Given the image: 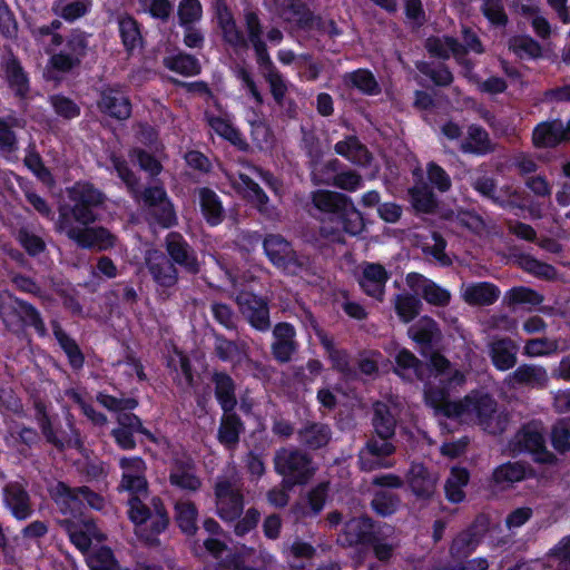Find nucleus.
I'll return each mask as SVG.
<instances>
[{"instance_id": "28", "label": "nucleus", "mask_w": 570, "mask_h": 570, "mask_svg": "<svg viewBox=\"0 0 570 570\" xmlns=\"http://www.w3.org/2000/svg\"><path fill=\"white\" fill-rule=\"evenodd\" d=\"M168 480L173 487L185 491L196 492L202 487V481L195 473V463L190 458L174 459Z\"/></svg>"}, {"instance_id": "23", "label": "nucleus", "mask_w": 570, "mask_h": 570, "mask_svg": "<svg viewBox=\"0 0 570 570\" xmlns=\"http://www.w3.org/2000/svg\"><path fill=\"white\" fill-rule=\"evenodd\" d=\"M537 476L535 470L524 461H508L493 469L490 485L500 490H507L514 483H519Z\"/></svg>"}, {"instance_id": "32", "label": "nucleus", "mask_w": 570, "mask_h": 570, "mask_svg": "<svg viewBox=\"0 0 570 570\" xmlns=\"http://www.w3.org/2000/svg\"><path fill=\"white\" fill-rule=\"evenodd\" d=\"M330 492V482L322 481L313 487L306 494V503H296L292 512L296 518H315L324 509Z\"/></svg>"}, {"instance_id": "18", "label": "nucleus", "mask_w": 570, "mask_h": 570, "mask_svg": "<svg viewBox=\"0 0 570 570\" xmlns=\"http://www.w3.org/2000/svg\"><path fill=\"white\" fill-rule=\"evenodd\" d=\"M0 68L2 77L14 98L26 102L31 91L30 77L19 58L10 51L7 56L2 57Z\"/></svg>"}, {"instance_id": "49", "label": "nucleus", "mask_w": 570, "mask_h": 570, "mask_svg": "<svg viewBox=\"0 0 570 570\" xmlns=\"http://www.w3.org/2000/svg\"><path fill=\"white\" fill-rule=\"evenodd\" d=\"M278 9L289 12L294 18L296 29L309 32L314 12L303 0H274Z\"/></svg>"}, {"instance_id": "27", "label": "nucleus", "mask_w": 570, "mask_h": 570, "mask_svg": "<svg viewBox=\"0 0 570 570\" xmlns=\"http://www.w3.org/2000/svg\"><path fill=\"white\" fill-rule=\"evenodd\" d=\"M332 429L327 423L306 421L296 431V439L301 446L309 451L326 448L332 440Z\"/></svg>"}, {"instance_id": "20", "label": "nucleus", "mask_w": 570, "mask_h": 570, "mask_svg": "<svg viewBox=\"0 0 570 570\" xmlns=\"http://www.w3.org/2000/svg\"><path fill=\"white\" fill-rule=\"evenodd\" d=\"M296 336V328L292 323L278 322L274 325L272 330L271 353L277 363H289L298 352L299 343Z\"/></svg>"}, {"instance_id": "31", "label": "nucleus", "mask_w": 570, "mask_h": 570, "mask_svg": "<svg viewBox=\"0 0 570 570\" xmlns=\"http://www.w3.org/2000/svg\"><path fill=\"white\" fill-rule=\"evenodd\" d=\"M567 142L563 121L559 118L541 121L532 131V144L537 148H556Z\"/></svg>"}, {"instance_id": "34", "label": "nucleus", "mask_w": 570, "mask_h": 570, "mask_svg": "<svg viewBox=\"0 0 570 570\" xmlns=\"http://www.w3.org/2000/svg\"><path fill=\"white\" fill-rule=\"evenodd\" d=\"M390 275L386 268L379 263H366L358 279L362 291L374 298H381Z\"/></svg>"}, {"instance_id": "41", "label": "nucleus", "mask_w": 570, "mask_h": 570, "mask_svg": "<svg viewBox=\"0 0 570 570\" xmlns=\"http://www.w3.org/2000/svg\"><path fill=\"white\" fill-rule=\"evenodd\" d=\"M217 24L222 31L223 40L234 49H247L248 42L243 31L238 28L232 11L225 6L218 12Z\"/></svg>"}, {"instance_id": "51", "label": "nucleus", "mask_w": 570, "mask_h": 570, "mask_svg": "<svg viewBox=\"0 0 570 570\" xmlns=\"http://www.w3.org/2000/svg\"><path fill=\"white\" fill-rule=\"evenodd\" d=\"M511 379L519 385H525L537 389L547 386L549 377L543 366L522 364L518 366L511 374Z\"/></svg>"}, {"instance_id": "16", "label": "nucleus", "mask_w": 570, "mask_h": 570, "mask_svg": "<svg viewBox=\"0 0 570 570\" xmlns=\"http://www.w3.org/2000/svg\"><path fill=\"white\" fill-rule=\"evenodd\" d=\"M396 452L394 440L370 436L358 453L361 471L372 472L382 468H390L392 464L386 459Z\"/></svg>"}, {"instance_id": "8", "label": "nucleus", "mask_w": 570, "mask_h": 570, "mask_svg": "<svg viewBox=\"0 0 570 570\" xmlns=\"http://www.w3.org/2000/svg\"><path fill=\"white\" fill-rule=\"evenodd\" d=\"M145 266L156 286L158 297L163 301L170 298L179 282L178 267L158 249L147 252Z\"/></svg>"}, {"instance_id": "10", "label": "nucleus", "mask_w": 570, "mask_h": 570, "mask_svg": "<svg viewBox=\"0 0 570 570\" xmlns=\"http://www.w3.org/2000/svg\"><path fill=\"white\" fill-rule=\"evenodd\" d=\"M88 37V33L80 29L71 30L66 38L65 49L50 57V67L62 73H68L78 68L87 56Z\"/></svg>"}, {"instance_id": "24", "label": "nucleus", "mask_w": 570, "mask_h": 570, "mask_svg": "<svg viewBox=\"0 0 570 570\" xmlns=\"http://www.w3.org/2000/svg\"><path fill=\"white\" fill-rule=\"evenodd\" d=\"M116 23L120 42L128 56H132L137 50L144 48V26L131 13L119 12L116 16Z\"/></svg>"}, {"instance_id": "1", "label": "nucleus", "mask_w": 570, "mask_h": 570, "mask_svg": "<svg viewBox=\"0 0 570 570\" xmlns=\"http://www.w3.org/2000/svg\"><path fill=\"white\" fill-rule=\"evenodd\" d=\"M120 488L129 492L127 515L135 525V533L148 547L160 544L159 535L170 523L164 500L155 495L145 503L140 494L148 492L146 474H121Z\"/></svg>"}, {"instance_id": "6", "label": "nucleus", "mask_w": 570, "mask_h": 570, "mask_svg": "<svg viewBox=\"0 0 570 570\" xmlns=\"http://www.w3.org/2000/svg\"><path fill=\"white\" fill-rule=\"evenodd\" d=\"M70 205L60 209L82 226L96 223L99 218L97 209L104 205L106 195L90 181H77L68 188Z\"/></svg>"}, {"instance_id": "63", "label": "nucleus", "mask_w": 570, "mask_h": 570, "mask_svg": "<svg viewBox=\"0 0 570 570\" xmlns=\"http://www.w3.org/2000/svg\"><path fill=\"white\" fill-rule=\"evenodd\" d=\"M509 48L521 59H538L542 57L541 45L528 35L511 38Z\"/></svg>"}, {"instance_id": "26", "label": "nucleus", "mask_w": 570, "mask_h": 570, "mask_svg": "<svg viewBox=\"0 0 570 570\" xmlns=\"http://www.w3.org/2000/svg\"><path fill=\"white\" fill-rule=\"evenodd\" d=\"M407 334L419 345L421 355L425 357L441 338L439 324L430 316H422L412 324L407 330Z\"/></svg>"}, {"instance_id": "4", "label": "nucleus", "mask_w": 570, "mask_h": 570, "mask_svg": "<svg viewBox=\"0 0 570 570\" xmlns=\"http://www.w3.org/2000/svg\"><path fill=\"white\" fill-rule=\"evenodd\" d=\"M0 318L10 331L32 327L39 336L47 335V327L38 308L9 289L0 291Z\"/></svg>"}, {"instance_id": "3", "label": "nucleus", "mask_w": 570, "mask_h": 570, "mask_svg": "<svg viewBox=\"0 0 570 570\" xmlns=\"http://www.w3.org/2000/svg\"><path fill=\"white\" fill-rule=\"evenodd\" d=\"M268 261L278 269L293 276H315L317 267L307 255L294 250L292 243L279 234H268L263 240Z\"/></svg>"}, {"instance_id": "47", "label": "nucleus", "mask_w": 570, "mask_h": 570, "mask_svg": "<svg viewBox=\"0 0 570 570\" xmlns=\"http://www.w3.org/2000/svg\"><path fill=\"white\" fill-rule=\"evenodd\" d=\"M146 220L150 227L170 229L178 225V216L170 198L164 203L146 209Z\"/></svg>"}, {"instance_id": "57", "label": "nucleus", "mask_w": 570, "mask_h": 570, "mask_svg": "<svg viewBox=\"0 0 570 570\" xmlns=\"http://www.w3.org/2000/svg\"><path fill=\"white\" fill-rule=\"evenodd\" d=\"M412 207L416 213L433 214L438 208V198L426 185H416L409 189Z\"/></svg>"}, {"instance_id": "37", "label": "nucleus", "mask_w": 570, "mask_h": 570, "mask_svg": "<svg viewBox=\"0 0 570 570\" xmlns=\"http://www.w3.org/2000/svg\"><path fill=\"white\" fill-rule=\"evenodd\" d=\"M518 345L510 337L493 341L489 354L493 366L501 372L511 370L517 364Z\"/></svg>"}, {"instance_id": "53", "label": "nucleus", "mask_w": 570, "mask_h": 570, "mask_svg": "<svg viewBox=\"0 0 570 570\" xmlns=\"http://www.w3.org/2000/svg\"><path fill=\"white\" fill-rule=\"evenodd\" d=\"M198 509L193 501H178L175 504V521L179 530L186 535H195Z\"/></svg>"}, {"instance_id": "25", "label": "nucleus", "mask_w": 570, "mask_h": 570, "mask_svg": "<svg viewBox=\"0 0 570 570\" xmlns=\"http://www.w3.org/2000/svg\"><path fill=\"white\" fill-rule=\"evenodd\" d=\"M215 401L220 410H236L238 405L237 383L226 371L213 370L209 377Z\"/></svg>"}, {"instance_id": "15", "label": "nucleus", "mask_w": 570, "mask_h": 570, "mask_svg": "<svg viewBox=\"0 0 570 570\" xmlns=\"http://www.w3.org/2000/svg\"><path fill=\"white\" fill-rule=\"evenodd\" d=\"M144 435L149 442L157 443V438L147 428L142 420L135 413H120L117 415V426L110 432L115 444L124 451H131L137 448L135 434Z\"/></svg>"}, {"instance_id": "46", "label": "nucleus", "mask_w": 570, "mask_h": 570, "mask_svg": "<svg viewBox=\"0 0 570 570\" xmlns=\"http://www.w3.org/2000/svg\"><path fill=\"white\" fill-rule=\"evenodd\" d=\"M92 4V0H55L51 11L66 22L72 23L87 16Z\"/></svg>"}, {"instance_id": "11", "label": "nucleus", "mask_w": 570, "mask_h": 570, "mask_svg": "<svg viewBox=\"0 0 570 570\" xmlns=\"http://www.w3.org/2000/svg\"><path fill=\"white\" fill-rule=\"evenodd\" d=\"M96 106L100 114L118 121H126L132 115L131 99L120 83L104 85L98 90Z\"/></svg>"}, {"instance_id": "59", "label": "nucleus", "mask_w": 570, "mask_h": 570, "mask_svg": "<svg viewBox=\"0 0 570 570\" xmlns=\"http://www.w3.org/2000/svg\"><path fill=\"white\" fill-rule=\"evenodd\" d=\"M36 421L41 430V433L46 441L53 445L57 450L62 451L66 448L65 442L58 438L51 417L47 411V406L43 402L39 401L35 403Z\"/></svg>"}, {"instance_id": "21", "label": "nucleus", "mask_w": 570, "mask_h": 570, "mask_svg": "<svg viewBox=\"0 0 570 570\" xmlns=\"http://www.w3.org/2000/svg\"><path fill=\"white\" fill-rule=\"evenodd\" d=\"M439 475L423 462H411L405 473V482L413 495L423 501H430L436 491Z\"/></svg>"}, {"instance_id": "13", "label": "nucleus", "mask_w": 570, "mask_h": 570, "mask_svg": "<svg viewBox=\"0 0 570 570\" xmlns=\"http://www.w3.org/2000/svg\"><path fill=\"white\" fill-rule=\"evenodd\" d=\"M451 380L446 384L433 385L426 384L424 387V400L428 406L432 407L436 415H442L451 420L461 419L468 415V403L465 396L459 401L450 400Z\"/></svg>"}, {"instance_id": "7", "label": "nucleus", "mask_w": 570, "mask_h": 570, "mask_svg": "<svg viewBox=\"0 0 570 570\" xmlns=\"http://www.w3.org/2000/svg\"><path fill=\"white\" fill-rule=\"evenodd\" d=\"M57 228L83 249L108 250L116 246L117 237L104 226L78 227L72 224L68 213L61 212L58 217Z\"/></svg>"}, {"instance_id": "38", "label": "nucleus", "mask_w": 570, "mask_h": 570, "mask_svg": "<svg viewBox=\"0 0 570 570\" xmlns=\"http://www.w3.org/2000/svg\"><path fill=\"white\" fill-rule=\"evenodd\" d=\"M58 524L66 531L70 542L80 551H87L91 546V538L88 533L95 528L92 519L75 520V519H60Z\"/></svg>"}, {"instance_id": "52", "label": "nucleus", "mask_w": 570, "mask_h": 570, "mask_svg": "<svg viewBox=\"0 0 570 570\" xmlns=\"http://www.w3.org/2000/svg\"><path fill=\"white\" fill-rule=\"evenodd\" d=\"M344 83L355 88L364 95L375 96L380 94V85L373 72L366 68H358L344 75Z\"/></svg>"}, {"instance_id": "19", "label": "nucleus", "mask_w": 570, "mask_h": 570, "mask_svg": "<svg viewBox=\"0 0 570 570\" xmlns=\"http://www.w3.org/2000/svg\"><path fill=\"white\" fill-rule=\"evenodd\" d=\"M243 317L256 331L265 333L271 328L269 306L266 298L254 293L243 292L237 296Z\"/></svg>"}, {"instance_id": "33", "label": "nucleus", "mask_w": 570, "mask_h": 570, "mask_svg": "<svg viewBox=\"0 0 570 570\" xmlns=\"http://www.w3.org/2000/svg\"><path fill=\"white\" fill-rule=\"evenodd\" d=\"M393 373L403 381L423 382V371L426 370L425 362L421 361L406 347H402L394 356Z\"/></svg>"}, {"instance_id": "50", "label": "nucleus", "mask_w": 570, "mask_h": 570, "mask_svg": "<svg viewBox=\"0 0 570 570\" xmlns=\"http://www.w3.org/2000/svg\"><path fill=\"white\" fill-rule=\"evenodd\" d=\"M163 65L168 70L184 77H195L202 72L198 58L184 51L165 57Z\"/></svg>"}, {"instance_id": "36", "label": "nucleus", "mask_w": 570, "mask_h": 570, "mask_svg": "<svg viewBox=\"0 0 570 570\" xmlns=\"http://www.w3.org/2000/svg\"><path fill=\"white\" fill-rule=\"evenodd\" d=\"M460 150L463 154L485 156L495 150L489 132L478 124L468 127L466 137L460 144Z\"/></svg>"}, {"instance_id": "45", "label": "nucleus", "mask_w": 570, "mask_h": 570, "mask_svg": "<svg viewBox=\"0 0 570 570\" xmlns=\"http://www.w3.org/2000/svg\"><path fill=\"white\" fill-rule=\"evenodd\" d=\"M499 296V287L490 282L473 283L466 287L463 294L464 301L472 306L492 305L498 301Z\"/></svg>"}, {"instance_id": "12", "label": "nucleus", "mask_w": 570, "mask_h": 570, "mask_svg": "<svg viewBox=\"0 0 570 570\" xmlns=\"http://www.w3.org/2000/svg\"><path fill=\"white\" fill-rule=\"evenodd\" d=\"M165 255L184 272L197 275L202 267L196 249L179 232H169L164 239Z\"/></svg>"}, {"instance_id": "48", "label": "nucleus", "mask_w": 570, "mask_h": 570, "mask_svg": "<svg viewBox=\"0 0 570 570\" xmlns=\"http://www.w3.org/2000/svg\"><path fill=\"white\" fill-rule=\"evenodd\" d=\"M515 261L522 271L539 279L553 282L558 278V269L553 265L539 261L530 254L520 253L515 255Z\"/></svg>"}, {"instance_id": "30", "label": "nucleus", "mask_w": 570, "mask_h": 570, "mask_svg": "<svg viewBox=\"0 0 570 570\" xmlns=\"http://www.w3.org/2000/svg\"><path fill=\"white\" fill-rule=\"evenodd\" d=\"M3 501L17 520H26L33 512L30 495L20 482H9L4 485Z\"/></svg>"}, {"instance_id": "39", "label": "nucleus", "mask_w": 570, "mask_h": 570, "mask_svg": "<svg viewBox=\"0 0 570 570\" xmlns=\"http://www.w3.org/2000/svg\"><path fill=\"white\" fill-rule=\"evenodd\" d=\"M52 333L60 348L66 354L70 367L75 372L82 370L85 365V354L76 340L71 337L57 321L52 322Z\"/></svg>"}, {"instance_id": "61", "label": "nucleus", "mask_w": 570, "mask_h": 570, "mask_svg": "<svg viewBox=\"0 0 570 570\" xmlns=\"http://www.w3.org/2000/svg\"><path fill=\"white\" fill-rule=\"evenodd\" d=\"M337 155L353 163H360L362 158L368 157L367 148L360 141L355 135H348L343 140L334 145Z\"/></svg>"}, {"instance_id": "2", "label": "nucleus", "mask_w": 570, "mask_h": 570, "mask_svg": "<svg viewBox=\"0 0 570 570\" xmlns=\"http://www.w3.org/2000/svg\"><path fill=\"white\" fill-rule=\"evenodd\" d=\"M312 203L316 209L327 215L328 222L335 225L334 229L351 236L363 232V216L347 195L318 189L312 193Z\"/></svg>"}, {"instance_id": "5", "label": "nucleus", "mask_w": 570, "mask_h": 570, "mask_svg": "<svg viewBox=\"0 0 570 570\" xmlns=\"http://www.w3.org/2000/svg\"><path fill=\"white\" fill-rule=\"evenodd\" d=\"M275 472L286 490L307 484L316 472L313 458L301 449L281 448L274 455Z\"/></svg>"}, {"instance_id": "17", "label": "nucleus", "mask_w": 570, "mask_h": 570, "mask_svg": "<svg viewBox=\"0 0 570 570\" xmlns=\"http://www.w3.org/2000/svg\"><path fill=\"white\" fill-rule=\"evenodd\" d=\"M377 531L376 522L368 515L351 518L338 533L337 542L344 548H367Z\"/></svg>"}, {"instance_id": "35", "label": "nucleus", "mask_w": 570, "mask_h": 570, "mask_svg": "<svg viewBox=\"0 0 570 570\" xmlns=\"http://www.w3.org/2000/svg\"><path fill=\"white\" fill-rule=\"evenodd\" d=\"M197 195L205 222L212 227L220 225L226 217L220 197L209 187H199Z\"/></svg>"}, {"instance_id": "60", "label": "nucleus", "mask_w": 570, "mask_h": 570, "mask_svg": "<svg viewBox=\"0 0 570 570\" xmlns=\"http://www.w3.org/2000/svg\"><path fill=\"white\" fill-rule=\"evenodd\" d=\"M214 338V351L218 360L234 364L240 363L244 351L237 342L228 340L223 334H215Z\"/></svg>"}, {"instance_id": "43", "label": "nucleus", "mask_w": 570, "mask_h": 570, "mask_svg": "<svg viewBox=\"0 0 570 570\" xmlns=\"http://www.w3.org/2000/svg\"><path fill=\"white\" fill-rule=\"evenodd\" d=\"M468 415L474 414L481 424H488L497 411V402L492 395L478 390L465 395Z\"/></svg>"}, {"instance_id": "54", "label": "nucleus", "mask_w": 570, "mask_h": 570, "mask_svg": "<svg viewBox=\"0 0 570 570\" xmlns=\"http://www.w3.org/2000/svg\"><path fill=\"white\" fill-rule=\"evenodd\" d=\"M423 278L425 284L422 288V297L431 305L444 307L449 305L451 301V293L434 283L433 281L424 278L421 274L411 273L407 275V283L413 286L414 279Z\"/></svg>"}, {"instance_id": "42", "label": "nucleus", "mask_w": 570, "mask_h": 570, "mask_svg": "<svg viewBox=\"0 0 570 570\" xmlns=\"http://www.w3.org/2000/svg\"><path fill=\"white\" fill-rule=\"evenodd\" d=\"M373 435L380 439H395L397 421L389 405L383 402H376L373 405V415L371 420Z\"/></svg>"}, {"instance_id": "56", "label": "nucleus", "mask_w": 570, "mask_h": 570, "mask_svg": "<svg viewBox=\"0 0 570 570\" xmlns=\"http://www.w3.org/2000/svg\"><path fill=\"white\" fill-rule=\"evenodd\" d=\"M428 356L429 361L425 362L426 370L423 371V382L425 385L431 377L439 376L442 377L439 385L446 384L448 379L452 382L453 379L450 374L451 362L443 354L434 351V348L428 354Z\"/></svg>"}, {"instance_id": "55", "label": "nucleus", "mask_w": 570, "mask_h": 570, "mask_svg": "<svg viewBox=\"0 0 570 570\" xmlns=\"http://www.w3.org/2000/svg\"><path fill=\"white\" fill-rule=\"evenodd\" d=\"M253 549L230 552L222 560V566L226 570H267L265 561L259 558L253 559Z\"/></svg>"}, {"instance_id": "62", "label": "nucleus", "mask_w": 570, "mask_h": 570, "mask_svg": "<svg viewBox=\"0 0 570 570\" xmlns=\"http://www.w3.org/2000/svg\"><path fill=\"white\" fill-rule=\"evenodd\" d=\"M543 299L544 297L542 294L527 286H514L510 288L504 295V301L509 306H538L543 302Z\"/></svg>"}, {"instance_id": "14", "label": "nucleus", "mask_w": 570, "mask_h": 570, "mask_svg": "<svg viewBox=\"0 0 570 570\" xmlns=\"http://www.w3.org/2000/svg\"><path fill=\"white\" fill-rule=\"evenodd\" d=\"M216 513L225 522H234L244 512V494L228 479H218L214 485Z\"/></svg>"}, {"instance_id": "29", "label": "nucleus", "mask_w": 570, "mask_h": 570, "mask_svg": "<svg viewBox=\"0 0 570 570\" xmlns=\"http://www.w3.org/2000/svg\"><path fill=\"white\" fill-rule=\"evenodd\" d=\"M217 430V441L226 450H235L240 441V435L245 431V423L236 413V410H223Z\"/></svg>"}, {"instance_id": "58", "label": "nucleus", "mask_w": 570, "mask_h": 570, "mask_svg": "<svg viewBox=\"0 0 570 570\" xmlns=\"http://www.w3.org/2000/svg\"><path fill=\"white\" fill-rule=\"evenodd\" d=\"M243 187V197L259 213H265L269 197L264 189L252 177L246 174L239 175Z\"/></svg>"}, {"instance_id": "44", "label": "nucleus", "mask_w": 570, "mask_h": 570, "mask_svg": "<svg viewBox=\"0 0 570 570\" xmlns=\"http://www.w3.org/2000/svg\"><path fill=\"white\" fill-rule=\"evenodd\" d=\"M470 471L460 465L452 466L444 484L445 499L453 504H459L465 500L464 488L470 481Z\"/></svg>"}, {"instance_id": "64", "label": "nucleus", "mask_w": 570, "mask_h": 570, "mask_svg": "<svg viewBox=\"0 0 570 570\" xmlns=\"http://www.w3.org/2000/svg\"><path fill=\"white\" fill-rule=\"evenodd\" d=\"M548 560L554 570H570V535L563 537L550 549Z\"/></svg>"}, {"instance_id": "9", "label": "nucleus", "mask_w": 570, "mask_h": 570, "mask_svg": "<svg viewBox=\"0 0 570 570\" xmlns=\"http://www.w3.org/2000/svg\"><path fill=\"white\" fill-rule=\"evenodd\" d=\"M511 445L513 452L528 453L535 463L553 465L558 462L556 454L547 449L543 432L534 423L523 424L513 436Z\"/></svg>"}, {"instance_id": "22", "label": "nucleus", "mask_w": 570, "mask_h": 570, "mask_svg": "<svg viewBox=\"0 0 570 570\" xmlns=\"http://www.w3.org/2000/svg\"><path fill=\"white\" fill-rule=\"evenodd\" d=\"M49 492L59 511L66 517L65 519L79 521L90 519L85 513L86 505L82 503L78 487L71 488L66 482L58 481Z\"/></svg>"}, {"instance_id": "40", "label": "nucleus", "mask_w": 570, "mask_h": 570, "mask_svg": "<svg viewBox=\"0 0 570 570\" xmlns=\"http://www.w3.org/2000/svg\"><path fill=\"white\" fill-rule=\"evenodd\" d=\"M480 538L481 535L476 530V523L473 522L453 538L449 549L450 557L453 560L466 559L478 548Z\"/></svg>"}]
</instances>
